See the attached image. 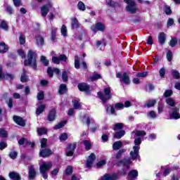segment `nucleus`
Segmentation results:
<instances>
[{"label": "nucleus", "instance_id": "obj_31", "mask_svg": "<svg viewBox=\"0 0 180 180\" xmlns=\"http://www.w3.org/2000/svg\"><path fill=\"white\" fill-rule=\"evenodd\" d=\"M44 109H46V105H39L36 110V114L37 115H41V113H43V112H44Z\"/></svg>", "mask_w": 180, "mask_h": 180}, {"label": "nucleus", "instance_id": "obj_4", "mask_svg": "<svg viewBox=\"0 0 180 180\" xmlns=\"http://www.w3.org/2000/svg\"><path fill=\"white\" fill-rule=\"evenodd\" d=\"M98 96L99 99L102 101L103 103H106L108 101L112 99V92L110 87H107L104 89L103 92H98Z\"/></svg>", "mask_w": 180, "mask_h": 180}, {"label": "nucleus", "instance_id": "obj_58", "mask_svg": "<svg viewBox=\"0 0 180 180\" xmlns=\"http://www.w3.org/2000/svg\"><path fill=\"white\" fill-rule=\"evenodd\" d=\"M122 129H123V124L122 123H117L115 125L114 127V130L117 131V130H122Z\"/></svg>", "mask_w": 180, "mask_h": 180}, {"label": "nucleus", "instance_id": "obj_50", "mask_svg": "<svg viewBox=\"0 0 180 180\" xmlns=\"http://www.w3.org/2000/svg\"><path fill=\"white\" fill-rule=\"evenodd\" d=\"M164 11L166 13V15H171L172 13V11H171V7L168 6H164Z\"/></svg>", "mask_w": 180, "mask_h": 180}, {"label": "nucleus", "instance_id": "obj_54", "mask_svg": "<svg viewBox=\"0 0 180 180\" xmlns=\"http://www.w3.org/2000/svg\"><path fill=\"white\" fill-rule=\"evenodd\" d=\"M123 153H126V149H121L118 151V153L116 154L115 155V158L119 159L120 158V157H122V154H123Z\"/></svg>", "mask_w": 180, "mask_h": 180}, {"label": "nucleus", "instance_id": "obj_34", "mask_svg": "<svg viewBox=\"0 0 180 180\" xmlns=\"http://www.w3.org/2000/svg\"><path fill=\"white\" fill-rule=\"evenodd\" d=\"M124 134H126V132L123 130L117 132L114 134V137L115 139H122V137H123V136H124Z\"/></svg>", "mask_w": 180, "mask_h": 180}, {"label": "nucleus", "instance_id": "obj_61", "mask_svg": "<svg viewBox=\"0 0 180 180\" xmlns=\"http://www.w3.org/2000/svg\"><path fill=\"white\" fill-rule=\"evenodd\" d=\"M41 62L46 66L49 65V60L46 58L45 56H41Z\"/></svg>", "mask_w": 180, "mask_h": 180}, {"label": "nucleus", "instance_id": "obj_23", "mask_svg": "<svg viewBox=\"0 0 180 180\" xmlns=\"http://www.w3.org/2000/svg\"><path fill=\"white\" fill-rule=\"evenodd\" d=\"M122 146H123V143H122V141H116L112 144V149L115 150H120Z\"/></svg>", "mask_w": 180, "mask_h": 180}, {"label": "nucleus", "instance_id": "obj_30", "mask_svg": "<svg viewBox=\"0 0 180 180\" xmlns=\"http://www.w3.org/2000/svg\"><path fill=\"white\" fill-rule=\"evenodd\" d=\"M37 44L40 47L44 44V39L41 36L37 37Z\"/></svg>", "mask_w": 180, "mask_h": 180}, {"label": "nucleus", "instance_id": "obj_48", "mask_svg": "<svg viewBox=\"0 0 180 180\" xmlns=\"http://www.w3.org/2000/svg\"><path fill=\"white\" fill-rule=\"evenodd\" d=\"M148 75V72H142L136 74V77L139 78H146Z\"/></svg>", "mask_w": 180, "mask_h": 180}, {"label": "nucleus", "instance_id": "obj_8", "mask_svg": "<svg viewBox=\"0 0 180 180\" xmlns=\"http://www.w3.org/2000/svg\"><path fill=\"white\" fill-rule=\"evenodd\" d=\"M117 78L120 79V82H123L125 85H129L130 84V77H129V73L124 72L123 75L121 72H118L116 75Z\"/></svg>", "mask_w": 180, "mask_h": 180}, {"label": "nucleus", "instance_id": "obj_21", "mask_svg": "<svg viewBox=\"0 0 180 180\" xmlns=\"http://www.w3.org/2000/svg\"><path fill=\"white\" fill-rule=\"evenodd\" d=\"M78 88L79 91H86L89 89V85L86 84V83H80L78 84Z\"/></svg>", "mask_w": 180, "mask_h": 180}, {"label": "nucleus", "instance_id": "obj_1", "mask_svg": "<svg viewBox=\"0 0 180 180\" xmlns=\"http://www.w3.org/2000/svg\"><path fill=\"white\" fill-rule=\"evenodd\" d=\"M135 134V140H134V146H133V149L130 152V157L131 160H137L140 155H139V151H140V144H141V141H143V138L146 136V131H134Z\"/></svg>", "mask_w": 180, "mask_h": 180}, {"label": "nucleus", "instance_id": "obj_63", "mask_svg": "<svg viewBox=\"0 0 180 180\" xmlns=\"http://www.w3.org/2000/svg\"><path fill=\"white\" fill-rule=\"evenodd\" d=\"M177 41H176V38H173L171 39L170 42H169V46H171V47H174L175 44H176Z\"/></svg>", "mask_w": 180, "mask_h": 180}, {"label": "nucleus", "instance_id": "obj_25", "mask_svg": "<svg viewBox=\"0 0 180 180\" xmlns=\"http://www.w3.org/2000/svg\"><path fill=\"white\" fill-rule=\"evenodd\" d=\"M8 49L9 48L8 47V46H6V44L4 42L0 43V53H6V51H8Z\"/></svg>", "mask_w": 180, "mask_h": 180}, {"label": "nucleus", "instance_id": "obj_18", "mask_svg": "<svg viewBox=\"0 0 180 180\" xmlns=\"http://www.w3.org/2000/svg\"><path fill=\"white\" fill-rule=\"evenodd\" d=\"M53 153L51 152V150L50 149H44L41 150L39 153V155L41 157H49V155H51Z\"/></svg>", "mask_w": 180, "mask_h": 180}, {"label": "nucleus", "instance_id": "obj_44", "mask_svg": "<svg viewBox=\"0 0 180 180\" xmlns=\"http://www.w3.org/2000/svg\"><path fill=\"white\" fill-rule=\"evenodd\" d=\"M68 139V135L65 133H63L59 136V140L60 141H65Z\"/></svg>", "mask_w": 180, "mask_h": 180}, {"label": "nucleus", "instance_id": "obj_20", "mask_svg": "<svg viewBox=\"0 0 180 180\" xmlns=\"http://www.w3.org/2000/svg\"><path fill=\"white\" fill-rule=\"evenodd\" d=\"M29 176L30 179H34L36 177V171L34 170V167L33 166H30L29 167Z\"/></svg>", "mask_w": 180, "mask_h": 180}, {"label": "nucleus", "instance_id": "obj_43", "mask_svg": "<svg viewBox=\"0 0 180 180\" xmlns=\"http://www.w3.org/2000/svg\"><path fill=\"white\" fill-rule=\"evenodd\" d=\"M0 27L1 29H3V30H8V23L6 22V21H1L0 23Z\"/></svg>", "mask_w": 180, "mask_h": 180}, {"label": "nucleus", "instance_id": "obj_38", "mask_svg": "<svg viewBox=\"0 0 180 180\" xmlns=\"http://www.w3.org/2000/svg\"><path fill=\"white\" fill-rule=\"evenodd\" d=\"M79 60L80 58L78 57V56H75V68H76V70L79 69Z\"/></svg>", "mask_w": 180, "mask_h": 180}, {"label": "nucleus", "instance_id": "obj_60", "mask_svg": "<svg viewBox=\"0 0 180 180\" xmlns=\"http://www.w3.org/2000/svg\"><path fill=\"white\" fill-rule=\"evenodd\" d=\"M65 172L66 175H71L72 174V166H68Z\"/></svg>", "mask_w": 180, "mask_h": 180}, {"label": "nucleus", "instance_id": "obj_3", "mask_svg": "<svg viewBox=\"0 0 180 180\" xmlns=\"http://www.w3.org/2000/svg\"><path fill=\"white\" fill-rule=\"evenodd\" d=\"M52 167H53V163L51 162H43L39 165V171L44 179H47V178H49V175L47 174V171H50Z\"/></svg>", "mask_w": 180, "mask_h": 180}, {"label": "nucleus", "instance_id": "obj_5", "mask_svg": "<svg viewBox=\"0 0 180 180\" xmlns=\"http://www.w3.org/2000/svg\"><path fill=\"white\" fill-rule=\"evenodd\" d=\"M124 2L127 4L125 7L126 11L129 13H137L139 11V8L136 5V3L133 0H124Z\"/></svg>", "mask_w": 180, "mask_h": 180}, {"label": "nucleus", "instance_id": "obj_26", "mask_svg": "<svg viewBox=\"0 0 180 180\" xmlns=\"http://www.w3.org/2000/svg\"><path fill=\"white\" fill-rule=\"evenodd\" d=\"M165 33L160 32L158 35V41L160 44H164L165 43Z\"/></svg>", "mask_w": 180, "mask_h": 180}, {"label": "nucleus", "instance_id": "obj_16", "mask_svg": "<svg viewBox=\"0 0 180 180\" xmlns=\"http://www.w3.org/2000/svg\"><path fill=\"white\" fill-rule=\"evenodd\" d=\"M139 176L137 170H131L128 174V180H136Z\"/></svg>", "mask_w": 180, "mask_h": 180}, {"label": "nucleus", "instance_id": "obj_27", "mask_svg": "<svg viewBox=\"0 0 180 180\" xmlns=\"http://www.w3.org/2000/svg\"><path fill=\"white\" fill-rule=\"evenodd\" d=\"M121 162L124 165V167H126V168H129V165L131 164V160H130L129 158H127L122 160Z\"/></svg>", "mask_w": 180, "mask_h": 180}, {"label": "nucleus", "instance_id": "obj_19", "mask_svg": "<svg viewBox=\"0 0 180 180\" xmlns=\"http://www.w3.org/2000/svg\"><path fill=\"white\" fill-rule=\"evenodd\" d=\"M48 120L49 122H54L56 120V109H52L48 115Z\"/></svg>", "mask_w": 180, "mask_h": 180}, {"label": "nucleus", "instance_id": "obj_64", "mask_svg": "<svg viewBox=\"0 0 180 180\" xmlns=\"http://www.w3.org/2000/svg\"><path fill=\"white\" fill-rule=\"evenodd\" d=\"M106 4L109 5V6L115 7L116 6V3L112 0H106Z\"/></svg>", "mask_w": 180, "mask_h": 180}, {"label": "nucleus", "instance_id": "obj_17", "mask_svg": "<svg viewBox=\"0 0 180 180\" xmlns=\"http://www.w3.org/2000/svg\"><path fill=\"white\" fill-rule=\"evenodd\" d=\"M47 72L49 77H53V72L57 75L60 74V69L56 68H48Z\"/></svg>", "mask_w": 180, "mask_h": 180}, {"label": "nucleus", "instance_id": "obj_14", "mask_svg": "<svg viewBox=\"0 0 180 180\" xmlns=\"http://www.w3.org/2000/svg\"><path fill=\"white\" fill-rule=\"evenodd\" d=\"M13 120L15 123H16L19 126H22V127H25V126H26V123L25 122V120H23V119L19 116H16V115L14 116Z\"/></svg>", "mask_w": 180, "mask_h": 180}, {"label": "nucleus", "instance_id": "obj_51", "mask_svg": "<svg viewBox=\"0 0 180 180\" xmlns=\"http://www.w3.org/2000/svg\"><path fill=\"white\" fill-rule=\"evenodd\" d=\"M107 112L110 115H113L115 113V108L112 105L107 106Z\"/></svg>", "mask_w": 180, "mask_h": 180}, {"label": "nucleus", "instance_id": "obj_49", "mask_svg": "<svg viewBox=\"0 0 180 180\" xmlns=\"http://www.w3.org/2000/svg\"><path fill=\"white\" fill-rule=\"evenodd\" d=\"M59 172H60V168L57 167L51 172V176L52 177L56 176V175L58 174Z\"/></svg>", "mask_w": 180, "mask_h": 180}, {"label": "nucleus", "instance_id": "obj_37", "mask_svg": "<svg viewBox=\"0 0 180 180\" xmlns=\"http://www.w3.org/2000/svg\"><path fill=\"white\" fill-rule=\"evenodd\" d=\"M83 144L87 151H89V150H91V147H92L91 142H89L87 140H84V141H83Z\"/></svg>", "mask_w": 180, "mask_h": 180}, {"label": "nucleus", "instance_id": "obj_29", "mask_svg": "<svg viewBox=\"0 0 180 180\" xmlns=\"http://www.w3.org/2000/svg\"><path fill=\"white\" fill-rule=\"evenodd\" d=\"M77 8L79 9V11L84 12L86 9V7L85 6V4H84V2L79 1L77 4Z\"/></svg>", "mask_w": 180, "mask_h": 180}, {"label": "nucleus", "instance_id": "obj_53", "mask_svg": "<svg viewBox=\"0 0 180 180\" xmlns=\"http://www.w3.org/2000/svg\"><path fill=\"white\" fill-rule=\"evenodd\" d=\"M46 147H47V139L44 138L41 141V148H46Z\"/></svg>", "mask_w": 180, "mask_h": 180}, {"label": "nucleus", "instance_id": "obj_15", "mask_svg": "<svg viewBox=\"0 0 180 180\" xmlns=\"http://www.w3.org/2000/svg\"><path fill=\"white\" fill-rule=\"evenodd\" d=\"M95 154L91 153L88 159H87V162H86V167L87 168H91V167H92V164H94V161H95Z\"/></svg>", "mask_w": 180, "mask_h": 180}, {"label": "nucleus", "instance_id": "obj_55", "mask_svg": "<svg viewBox=\"0 0 180 180\" xmlns=\"http://www.w3.org/2000/svg\"><path fill=\"white\" fill-rule=\"evenodd\" d=\"M163 109H164V104L162 103V102H159L158 107V113H162Z\"/></svg>", "mask_w": 180, "mask_h": 180}, {"label": "nucleus", "instance_id": "obj_24", "mask_svg": "<svg viewBox=\"0 0 180 180\" xmlns=\"http://www.w3.org/2000/svg\"><path fill=\"white\" fill-rule=\"evenodd\" d=\"M166 103L170 106V108H176V103L175 101L171 98L166 99Z\"/></svg>", "mask_w": 180, "mask_h": 180}, {"label": "nucleus", "instance_id": "obj_56", "mask_svg": "<svg viewBox=\"0 0 180 180\" xmlns=\"http://www.w3.org/2000/svg\"><path fill=\"white\" fill-rule=\"evenodd\" d=\"M25 72H26V71L23 70V74L21 75V77H20L21 82H26L27 81V76H26Z\"/></svg>", "mask_w": 180, "mask_h": 180}, {"label": "nucleus", "instance_id": "obj_35", "mask_svg": "<svg viewBox=\"0 0 180 180\" xmlns=\"http://www.w3.org/2000/svg\"><path fill=\"white\" fill-rule=\"evenodd\" d=\"M60 33L63 37H67L68 36V30L67 27L65 25H63L61 29H60Z\"/></svg>", "mask_w": 180, "mask_h": 180}, {"label": "nucleus", "instance_id": "obj_28", "mask_svg": "<svg viewBox=\"0 0 180 180\" xmlns=\"http://www.w3.org/2000/svg\"><path fill=\"white\" fill-rule=\"evenodd\" d=\"M25 142H27V144H28L29 146H31V147H34V143H32V142H30V141H26V139H25L24 138H22L18 141V144L20 146H22Z\"/></svg>", "mask_w": 180, "mask_h": 180}, {"label": "nucleus", "instance_id": "obj_62", "mask_svg": "<svg viewBox=\"0 0 180 180\" xmlns=\"http://www.w3.org/2000/svg\"><path fill=\"white\" fill-rule=\"evenodd\" d=\"M167 59L169 61H172V52L171 51H167Z\"/></svg>", "mask_w": 180, "mask_h": 180}, {"label": "nucleus", "instance_id": "obj_7", "mask_svg": "<svg viewBox=\"0 0 180 180\" xmlns=\"http://www.w3.org/2000/svg\"><path fill=\"white\" fill-rule=\"evenodd\" d=\"M82 122L83 123H86L87 126H89L91 123V124H93V126H94V127L91 128V131H96V129H98V125L95 124L94 120H92V118H91V117L88 114L84 115V117L82 119Z\"/></svg>", "mask_w": 180, "mask_h": 180}, {"label": "nucleus", "instance_id": "obj_33", "mask_svg": "<svg viewBox=\"0 0 180 180\" xmlns=\"http://www.w3.org/2000/svg\"><path fill=\"white\" fill-rule=\"evenodd\" d=\"M67 92V86L65 84H60L59 87V94L63 95Z\"/></svg>", "mask_w": 180, "mask_h": 180}, {"label": "nucleus", "instance_id": "obj_9", "mask_svg": "<svg viewBox=\"0 0 180 180\" xmlns=\"http://www.w3.org/2000/svg\"><path fill=\"white\" fill-rule=\"evenodd\" d=\"M169 115L171 119H174L175 120L180 119L179 107L169 108Z\"/></svg>", "mask_w": 180, "mask_h": 180}, {"label": "nucleus", "instance_id": "obj_10", "mask_svg": "<svg viewBox=\"0 0 180 180\" xmlns=\"http://www.w3.org/2000/svg\"><path fill=\"white\" fill-rule=\"evenodd\" d=\"M106 29V26L103 25L102 22H97L96 25H93L91 27V30L93 33H96V32H105Z\"/></svg>", "mask_w": 180, "mask_h": 180}, {"label": "nucleus", "instance_id": "obj_46", "mask_svg": "<svg viewBox=\"0 0 180 180\" xmlns=\"http://www.w3.org/2000/svg\"><path fill=\"white\" fill-rule=\"evenodd\" d=\"M72 103H73V106H74L75 109H80L81 103H79V101H78L77 100H74L72 101Z\"/></svg>", "mask_w": 180, "mask_h": 180}, {"label": "nucleus", "instance_id": "obj_36", "mask_svg": "<svg viewBox=\"0 0 180 180\" xmlns=\"http://www.w3.org/2000/svg\"><path fill=\"white\" fill-rule=\"evenodd\" d=\"M155 103H157V101L155 100H149L145 105V106H146V108H153V106H154V105H155Z\"/></svg>", "mask_w": 180, "mask_h": 180}, {"label": "nucleus", "instance_id": "obj_6", "mask_svg": "<svg viewBox=\"0 0 180 180\" xmlns=\"http://www.w3.org/2000/svg\"><path fill=\"white\" fill-rule=\"evenodd\" d=\"M53 9L55 11L54 8H53V4L51 1H49L48 4H44L41 7V15L42 18H46L47 15L49 14V12Z\"/></svg>", "mask_w": 180, "mask_h": 180}, {"label": "nucleus", "instance_id": "obj_32", "mask_svg": "<svg viewBox=\"0 0 180 180\" xmlns=\"http://www.w3.org/2000/svg\"><path fill=\"white\" fill-rule=\"evenodd\" d=\"M66 124H67V121H62V122H59L58 124L55 125L53 127V129L55 130L61 129L62 127H64V126H65Z\"/></svg>", "mask_w": 180, "mask_h": 180}, {"label": "nucleus", "instance_id": "obj_41", "mask_svg": "<svg viewBox=\"0 0 180 180\" xmlns=\"http://www.w3.org/2000/svg\"><path fill=\"white\" fill-rule=\"evenodd\" d=\"M172 75L176 79H179V78H180V74H179V72H178V70H172Z\"/></svg>", "mask_w": 180, "mask_h": 180}, {"label": "nucleus", "instance_id": "obj_11", "mask_svg": "<svg viewBox=\"0 0 180 180\" xmlns=\"http://www.w3.org/2000/svg\"><path fill=\"white\" fill-rule=\"evenodd\" d=\"M60 61H63L64 63H67L68 61V58H67V56L62 54L59 56H53L52 58V63L53 64H60Z\"/></svg>", "mask_w": 180, "mask_h": 180}, {"label": "nucleus", "instance_id": "obj_22", "mask_svg": "<svg viewBox=\"0 0 180 180\" xmlns=\"http://www.w3.org/2000/svg\"><path fill=\"white\" fill-rule=\"evenodd\" d=\"M8 176L11 179L13 180H20V175H19L17 172H13L8 174Z\"/></svg>", "mask_w": 180, "mask_h": 180}, {"label": "nucleus", "instance_id": "obj_47", "mask_svg": "<svg viewBox=\"0 0 180 180\" xmlns=\"http://www.w3.org/2000/svg\"><path fill=\"white\" fill-rule=\"evenodd\" d=\"M37 133L39 136H42V134H46V133H47V129L44 128H38Z\"/></svg>", "mask_w": 180, "mask_h": 180}, {"label": "nucleus", "instance_id": "obj_52", "mask_svg": "<svg viewBox=\"0 0 180 180\" xmlns=\"http://www.w3.org/2000/svg\"><path fill=\"white\" fill-rule=\"evenodd\" d=\"M19 41L20 44H25L26 43V38L22 34L20 35Z\"/></svg>", "mask_w": 180, "mask_h": 180}, {"label": "nucleus", "instance_id": "obj_59", "mask_svg": "<svg viewBox=\"0 0 180 180\" xmlns=\"http://www.w3.org/2000/svg\"><path fill=\"white\" fill-rule=\"evenodd\" d=\"M9 157L12 158V160H15L16 157H18V153L15 150H13L10 153Z\"/></svg>", "mask_w": 180, "mask_h": 180}, {"label": "nucleus", "instance_id": "obj_12", "mask_svg": "<svg viewBox=\"0 0 180 180\" xmlns=\"http://www.w3.org/2000/svg\"><path fill=\"white\" fill-rule=\"evenodd\" d=\"M4 78H6V79H10L11 81H12V79L15 78V76L9 73L4 75V72H2V67L0 66V79H4Z\"/></svg>", "mask_w": 180, "mask_h": 180}, {"label": "nucleus", "instance_id": "obj_57", "mask_svg": "<svg viewBox=\"0 0 180 180\" xmlns=\"http://www.w3.org/2000/svg\"><path fill=\"white\" fill-rule=\"evenodd\" d=\"M18 56H20V57L22 58H26V53H25V51H23V50L18 49Z\"/></svg>", "mask_w": 180, "mask_h": 180}, {"label": "nucleus", "instance_id": "obj_39", "mask_svg": "<svg viewBox=\"0 0 180 180\" xmlns=\"http://www.w3.org/2000/svg\"><path fill=\"white\" fill-rule=\"evenodd\" d=\"M79 26L78 20L77 18L72 19V29H77Z\"/></svg>", "mask_w": 180, "mask_h": 180}, {"label": "nucleus", "instance_id": "obj_40", "mask_svg": "<svg viewBox=\"0 0 180 180\" xmlns=\"http://www.w3.org/2000/svg\"><path fill=\"white\" fill-rule=\"evenodd\" d=\"M147 116L149 119H155V117H157V113H155V111L151 110L148 112Z\"/></svg>", "mask_w": 180, "mask_h": 180}, {"label": "nucleus", "instance_id": "obj_42", "mask_svg": "<svg viewBox=\"0 0 180 180\" xmlns=\"http://www.w3.org/2000/svg\"><path fill=\"white\" fill-rule=\"evenodd\" d=\"M0 137H2L3 139L8 137V131L4 129H0Z\"/></svg>", "mask_w": 180, "mask_h": 180}, {"label": "nucleus", "instance_id": "obj_45", "mask_svg": "<svg viewBox=\"0 0 180 180\" xmlns=\"http://www.w3.org/2000/svg\"><path fill=\"white\" fill-rule=\"evenodd\" d=\"M101 78H102V77L101 76L100 74H94L91 77L90 79L91 81H96L97 79H101Z\"/></svg>", "mask_w": 180, "mask_h": 180}, {"label": "nucleus", "instance_id": "obj_2", "mask_svg": "<svg viewBox=\"0 0 180 180\" xmlns=\"http://www.w3.org/2000/svg\"><path fill=\"white\" fill-rule=\"evenodd\" d=\"M37 58V54L32 50H29L27 53V60L24 61L25 65H30L34 70L37 68L36 64V60Z\"/></svg>", "mask_w": 180, "mask_h": 180}, {"label": "nucleus", "instance_id": "obj_13", "mask_svg": "<svg viewBox=\"0 0 180 180\" xmlns=\"http://www.w3.org/2000/svg\"><path fill=\"white\" fill-rule=\"evenodd\" d=\"M76 145L75 143H70L68 147L66 152V155L68 157H72L74 154V150H75Z\"/></svg>", "mask_w": 180, "mask_h": 180}]
</instances>
